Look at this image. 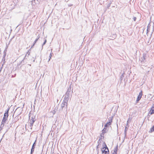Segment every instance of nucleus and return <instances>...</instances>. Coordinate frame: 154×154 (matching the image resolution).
Masks as SVG:
<instances>
[{
  "label": "nucleus",
  "mask_w": 154,
  "mask_h": 154,
  "mask_svg": "<svg viewBox=\"0 0 154 154\" xmlns=\"http://www.w3.org/2000/svg\"><path fill=\"white\" fill-rule=\"evenodd\" d=\"M72 90L71 85H70L67 89V90L64 95V100L68 101L70 97L72 96Z\"/></svg>",
  "instance_id": "obj_1"
},
{
  "label": "nucleus",
  "mask_w": 154,
  "mask_h": 154,
  "mask_svg": "<svg viewBox=\"0 0 154 154\" xmlns=\"http://www.w3.org/2000/svg\"><path fill=\"white\" fill-rule=\"evenodd\" d=\"M31 116V114L30 113L29 115V119L30 120V125L29 127L31 129L33 126L34 123L35 121V116H32L31 119H30V117Z\"/></svg>",
  "instance_id": "obj_2"
},
{
  "label": "nucleus",
  "mask_w": 154,
  "mask_h": 154,
  "mask_svg": "<svg viewBox=\"0 0 154 154\" xmlns=\"http://www.w3.org/2000/svg\"><path fill=\"white\" fill-rule=\"evenodd\" d=\"M102 152V153H104L105 154H109V149L105 142L103 143Z\"/></svg>",
  "instance_id": "obj_3"
},
{
  "label": "nucleus",
  "mask_w": 154,
  "mask_h": 154,
  "mask_svg": "<svg viewBox=\"0 0 154 154\" xmlns=\"http://www.w3.org/2000/svg\"><path fill=\"white\" fill-rule=\"evenodd\" d=\"M68 101H66L65 100H63V103L61 104V107L62 109H63L64 108H65L67 109L68 105Z\"/></svg>",
  "instance_id": "obj_4"
},
{
  "label": "nucleus",
  "mask_w": 154,
  "mask_h": 154,
  "mask_svg": "<svg viewBox=\"0 0 154 154\" xmlns=\"http://www.w3.org/2000/svg\"><path fill=\"white\" fill-rule=\"evenodd\" d=\"M36 140H35V142L33 143V144L32 146V148L31 149L30 154H32V153H33V152L34 151L35 146L36 145L35 143H36Z\"/></svg>",
  "instance_id": "obj_5"
},
{
  "label": "nucleus",
  "mask_w": 154,
  "mask_h": 154,
  "mask_svg": "<svg viewBox=\"0 0 154 154\" xmlns=\"http://www.w3.org/2000/svg\"><path fill=\"white\" fill-rule=\"evenodd\" d=\"M142 95V91H141L139 93V94L137 97V101L138 102L141 99Z\"/></svg>",
  "instance_id": "obj_6"
},
{
  "label": "nucleus",
  "mask_w": 154,
  "mask_h": 154,
  "mask_svg": "<svg viewBox=\"0 0 154 154\" xmlns=\"http://www.w3.org/2000/svg\"><path fill=\"white\" fill-rule=\"evenodd\" d=\"M9 110V109L8 108L5 111V112L4 114V117H6L7 118L8 117V113Z\"/></svg>",
  "instance_id": "obj_7"
},
{
  "label": "nucleus",
  "mask_w": 154,
  "mask_h": 154,
  "mask_svg": "<svg viewBox=\"0 0 154 154\" xmlns=\"http://www.w3.org/2000/svg\"><path fill=\"white\" fill-rule=\"evenodd\" d=\"M151 25L149 23L147 27V32H146V34L147 35H148V33L150 31V28Z\"/></svg>",
  "instance_id": "obj_8"
},
{
  "label": "nucleus",
  "mask_w": 154,
  "mask_h": 154,
  "mask_svg": "<svg viewBox=\"0 0 154 154\" xmlns=\"http://www.w3.org/2000/svg\"><path fill=\"white\" fill-rule=\"evenodd\" d=\"M106 129L104 128L102 130V133L100 134V135H101V136H103V137L104 134L106 133Z\"/></svg>",
  "instance_id": "obj_9"
},
{
  "label": "nucleus",
  "mask_w": 154,
  "mask_h": 154,
  "mask_svg": "<svg viewBox=\"0 0 154 154\" xmlns=\"http://www.w3.org/2000/svg\"><path fill=\"white\" fill-rule=\"evenodd\" d=\"M146 58V54H143V56L141 57V62H143L144 60H145Z\"/></svg>",
  "instance_id": "obj_10"
},
{
  "label": "nucleus",
  "mask_w": 154,
  "mask_h": 154,
  "mask_svg": "<svg viewBox=\"0 0 154 154\" xmlns=\"http://www.w3.org/2000/svg\"><path fill=\"white\" fill-rule=\"evenodd\" d=\"M8 118L3 117L2 120V123H5V124L6 121L7 120Z\"/></svg>",
  "instance_id": "obj_11"
},
{
  "label": "nucleus",
  "mask_w": 154,
  "mask_h": 154,
  "mask_svg": "<svg viewBox=\"0 0 154 154\" xmlns=\"http://www.w3.org/2000/svg\"><path fill=\"white\" fill-rule=\"evenodd\" d=\"M129 127H128V126H127L125 127V132H124V134L125 136V137L127 135V131L128 130V128Z\"/></svg>",
  "instance_id": "obj_12"
},
{
  "label": "nucleus",
  "mask_w": 154,
  "mask_h": 154,
  "mask_svg": "<svg viewBox=\"0 0 154 154\" xmlns=\"http://www.w3.org/2000/svg\"><path fill=\"white\" fill-rule=\"evenodd\" d=\"M151 114H152L154 113V106L153 105V106H152V107L151 108Z\"/></svg>",
  "instance_id": "obj_13"
},
{
  "label": "nucleus",
  "mask_w": 154,
  "mask_h": 154,
  "mask_svg": "<svg viewBox=\"0 0 154 154\" xmlns=\"http://www.w3.org/2000/svg\"><path fill=\"white\" fill-rule=\"evenodd\" d=\"M30 50H29L27 52L26 54V56L25 57V58H26V57H28L30 55Z\"/></svg>",
  "instance_id": "obj_14"
},
{
  "label": "nucleus",
  "mask_w": 154,
  "mask_h": 154,
  "mask_svg": "<svg viewBox=\"0 0 154 154\" xmlns=\"http://www.w3.org/2000/svg\"><path fill=\"white\" fill-rule=\"evenodd\" d=\"M117 148L116 147V148L114 149V150L113 152L112 153V154H117Z\"/></svg>",
  "instance_id": "obj_15"
},
{
  "label": "nucleus",
  "mask_w": 154,
  "mask_h": 154,
  "mask_svg": "<svg viewBox=\"0 0 154 154\" xmlns=\"http://www.w3.org/2000/svg\"><path fill=\"white\" fill-rule=\"evenodd\" d=\"M44 42L43 43V44L42 45V48H43V45H45V44H46V42H47V40H46V39H45V38H44Z\"/></svg>",
  "instance_id": "obj_16"
},
{
  "label": "nucleus",
  "mask_w": 154,
  "mask_h": 154,
  "mask_svg": "<svg viewBox=\"0 0 154 154\" xmlns=\"http://www.w3.org/2000/svg\"><path fill=\"white\" fill-rule=\"evenodd\" d=\"M113 117H110L109 118V122H111V123L112 122Z\"/></svg>",
  "instance_id": "obj_17"
},
{
  "label": "nucleus",
  "mask_w": 154,
  "mask_h": 154,
  "mask_svg": "<svg viewBox=\"0 0 154 154\" xmlns=\"http://www.w3.org/2000/svg\"><path fill=\"white\" fill-rule=\"evenodd\" d=\"M5 56H6V54H4V56L3 57V59H2V60L4 61V63H5Z\"/></svg>",
  "instance_id": "obj_18"
},
{
  "label": "nucleus",
  "mask_w": 154,
  "mask_h": 154,
  "mask_svg": "<svg viewBox=\"0 0 154 154\" xmlns=\"http://www.w3.org/2000/svg\"><path fill=\"white\" fill-rule=\"evenodd\" d=\"M124 73L123 74H122L120 76V80L121 81L122 80L123 78V77H124V75H123V74H124Z\"/></svg>",
  "instance_id": "obj_19"
},
{
  "label": "nucleus",
  "mask_w": 154,
  "mask_h": 154,
  "mask_svg": "<svg viewBox=\"0 0 154 154\" xmlns=\"http://www.w3.org/2000/svg\"><path fill=\"white\" fill-rule=\"evenodd\" d=\"M5 124V123H1V124L0 125V127L3 128V127L4 126V125Z\"/></svg>",
  "instance_id": "obj_20"
},
{
  "label": "nucleus",
  "mask_w": 154,
  "mask_h": 154,
  "mask_svg": "<svg viewBox=\"0 0 154 154\" xmlns=\"http://www.w3.org/2000/svg\"><path fill=\"white\" fill-rule=\"evenodd\" d=\"M53 54H52L51 53L50 55V56H49V59L48 60V61L50 60V59L51 58V56H52V55Z\"/></svg>",
  "instance_id": "obj_21"
},
{
  "label": "nucleus",
  "mask_w": 154,
  "mask_h": 154,
  "mask_svg": "<svg viewBox=\"0 0 154 154\" xmlns=\"http://www.w3.org/2000/svg\"><path fill=\"white\" fill-rule=\"evenodd\" d=\"M151 130L152 132L154 131V125L153 126L152 128H151Z\"/></svg>",
  "instance_id": "obj_22"
},
{
  "label": "nucleus",
  "mask_w": 154,
  "mask_h": 154,
  "mask_svg": "<svg viewBox=\"0 0 154 154\" xmlns=\"http://www.w3.org/2000/svg\"><path fill=\"white\" fill-rule=\"evenodd\" d=\"M39 37V36L38 37V38L35 40L34 42L35 43H36V42L37 41Z\"/></svg>",
  "instance_id": "obj_23"
},
{
  "label": "nucleus",
  "mask_w": 154,
  "mask_h": 154,
  "mask_svg": "<svg viewBox=\"0 0 154 154\" xmlns=\"http://www.w3.org/2000/svg\"><path fill=\"white\" fill-rule=\"evenodd\" d=\"M111 3H109V4H108L107 5V8H108V9H109V8L110 7V5H111Z\"/></svg>",
  "instance_id": "obj_24"
},
{
  "label": "nucleus",
  "mask_w": 154,
  "mask_h": 154,
  "mask_svg": "<svg viewBox=\"0 0 154 154\" xmlns=\"http://www.w3.org/2000/svg\"><path fill=\"white\" fill-rule=\"evenodd\" d=\"M101 140L100 139H99V140L98 141V142H97L98 143V144H99L100 145V143L101 142Z\"/></svg>",
  "instance_id": "obj_25"
},
{
  "label": "nucleus",
  "mask_w": 154,
  "mask_h": 154,
  "mask_svg": "<svg viewBox=\"0 0 154 154\" xmlns=\"http://www.w3.org/2000/svg\"><path fill=\"white\" fill-rule=\"evenodd\" d=\"M111 123H111V122H107L106 123L109 126L111 125Z\"/></svg>",
  "instance_id": "obj_26"
},
{
  "label": "nucleus",
  "mask_w": 154,
  "mask_h": 154,
  "mask_svg": "<svg viewBox=\"0 0 154 154\" xmlns=\"http://www.w3.org/2000/svg\"><path fill=\"white\" fill-rule=\"evenodd\" d=\"M133 19V20H134V21H135L136 20L137 18L136 17H134Z\"/></svg>",
  "instance_id": "obj_27"
},
{
  "label": "nucleus",
  "mask_w": 154,
  "mask_h": 154,
  "mask_svg": "<svg viewBox=\"0 0 154 154\" xmlns=\"http://www.w3.org/2000/svg\"><path fill=\"white\" fill-rule=\"evenodd\" d=\"M128 124V120L127 121L126 125L127 126H128V127H129V125Z\"/></svg>",
  "instance_id": "obj_28"
},
{
  "label": "nucleus",
  "mask_w": 154,
  "mask_h": 154,
  "mask_svg": "<svg viewBox=\"0 0 154 154\" xmlns=\"http://www.w3.org/2000/svg\"><path fill=\"white\" fill-rule=\"evenodd\" d=\"M100 144H98V145L97 146V149H98V148H99L100 146Z\"/></svg>",
  "instance_id": "obj_29"
},
{
  "label": "nucleus",
  "mask_w": 154,
  "mask_h": 154,
  "mask_svg": "<svg viewBox=\"0 0 154 154\" xmlns=\"http://www.w3.org/2000/svg\"><path fill=\"white\" fill-rule=\"evenodd\" d=\"M109 126L108 125L107 123L104 126V128H105V127H107Z\"/></svg>",
  "instance_id": "obj_30"
},
{
  "label": "nucleus",
  "mask_w": 154,
  "mask_h": 154,
  "mask_svg": "<svg viewBox=\"0 0 154 154\" xmlns=\"http://www.w3.org/2000/svg\"><path fill=\"white\" fill-rule=\"evenodd\" d=\"M103 137V136H101V135H100V139L101 140L102 139V137Z\"/></svg>",
  "instance_id": "obj_31"
},
{
  "label": "nucleus",
  "mask_w": 154,
  "mask_h": 154,
  "mask_svg": "<svg viewBox=\"0 0 154 154\" xmlns=\"http://www.w3.org/2000/svg\"><path fill=\"white\" fill-rule=\"evenodd\" d=\"M35 42L34 43L33 45H32L31 48H32L35 45Z\"/></svg>",
  "instance_id": "obj_32"
},
{
  "label": "nucleus",
  "mask_w": 154,
  "mask_h": 154,
  "mask_svg": "<svg viewBox=\"0 0 154 154\" xmlns=\"http://www.w3.org/2000/svg\"><path fill=\"white\" fill-rule=\"evenodd\" d=\"M16 74H15L14 75H12V77H14L16 75Z\"/></svg>",
  "instance_id": "obj_33"
},
{
  "label": "nucleus",
  "mask_w": 154,
  "mask_h": 154,
  "mask_svg": "<svg viewBox=\"0 0 154 154\" xmlns=\"http://www.w3.org/2000/svg\"><path fill=\"white\" fill-rule=\"evenodd\" d=\"M2 128H2L0 127V131L2 130Z\"/></svg>",
  "instance_id": "obj_34"
},
{
  "label": "nucleus",
  "mask_w": 154,
  "mask_h": 154,
  "mask_svg": "<svg viewBox=\"0 0 154 154\" xmlns=\"http://www.w3.org/2000/svg\"><path fill=\"white\" fill-rule=\"evenodd\" d=\"M24 104H23V107H22V108H23L24 106Z\"/></svg>",
  "instance_id": "obj_35"
},
{
  "label": "nucleus",
  "mask_w": 154,
  "mask_h": 154,
  "mask_svg": "<svg viewBox=\"0 0 154 154\" xmlns=\"http://www.w3.org/2000/svg\"><path fill=\"white\" fill-rule=\"evenodd\" d=\"M152 33H151V35L152 34Z\"/></svg>",
  "instance_id": "obj_36"
}]
</instances>
